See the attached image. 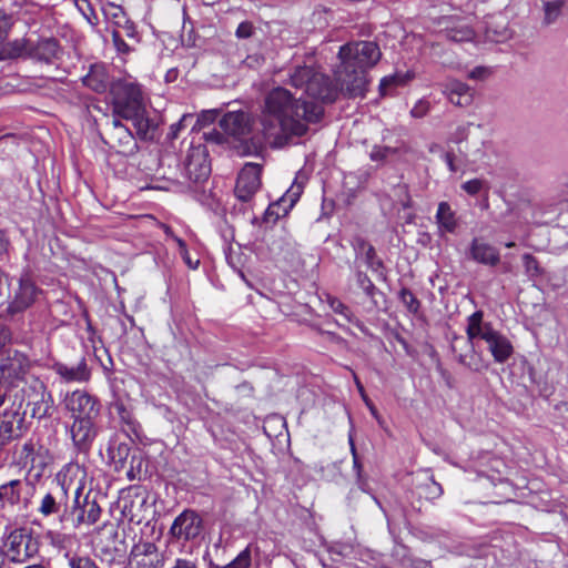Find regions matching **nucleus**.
<instances>
[{
	"label": "nucleus",
	"instance_id": "nucleus-31",
	"mask_svg": "<svg viewBox=\"0 0 568 568\" xmlns=\"http://www.w3.org/2000/svg\"><path fill=\"white\" fill-rule=\"evenodd\" d=\"M443 34L447 40L454 42H464L470 41L474 38L475 32L468 24L458 23L453 27L446 28L443 31Z\"/></svg>",
	"mask_w": 568,
	"mask_h": 568
},
{
	"label": "nucleus",
	"instance_id": "nucleus-38",
	"mask_svg": "<svg viewBox=\"0 0 568 568\" xmlns=\"http://www.w3.org/2000/svg\"><path fill=\"white\" fill-rule=\"evenodd\" d=\"M523 262L525 272L530 280H536L544 274V270L531 254H524Z\"/></svg>",
	"mask_w": 568,
	"mask_h": 568
},
{
	"label": "nucleus",
	"instance_id": "nucleus-14",
	"mask_svg": "<svg viewBox=\"0 0 568 568\" xmlns=\"http://www.w3.org/2000/svg\"><path fill=\"white\" fill-rule=\"evenodd\" d=\"M68 499L64 485L57 484L40 498L37 511L44 518L54 516L62 521L67 511Z\"/></svg>",
	"mask_w": 568,
	"mask_h": 568
},
{
	"label": "nucleus",
	"instance_id": "nucleus-61",
	"mask_svg": "<svg viewBox=\"0 0 568 568\" xmlns=\"http://www.w3.org/2000/svg\"><path fill=\"white\" fill-rule=\"evenodd\" d=\"M443 493V489L440 487V485L436 484V483H433L432 484V491L430 494L436 497V496H440Z\"/></svg>",
	"mask_w": 568,
	"mask_h": 568
},
{
	"label": "nucleus",
	"instance_id": "nucleus-58",
	"mask_svg": "<svg viewBox=\"0 0 568 568\" xmlns=\"http://www.w3.org/2000/svg\"><path fill=\"white\" fill-rule=\"evenodd\" d=\"M426 110L427 109H422V108H418V109H412L410 110V115L413 118H423L426 115Z\"/></svg>",
	"mask_w": 568,
	"mask_h": 568
},
{
	"label": "nucleus",
	"instance_id": "nucleus-7",
	"mask_svg": "<svg viewBox=\"0 0 568 568\" xmlns=\"http://www.w3.org/2000/svg\"><path fill=\"white\" fill-rule=\"evenodd\" d=\"M110 98L112 106H146L150 103L145 88L130 74L115 79Z\"/></svg>",
	"mask_w": 568,
	"mask_h": 568
},
{
	"label": "nucleus",
	"instance_id": "nucleus-64",
	"mask_svg": "<svg viewBox=\"0 0 568 568\" xmlns=\"http://www.w3.org/2000/svg\"><path fill=\"white\" fill-rule=\"evenodd\" d=\"M0 568H6V552L2 547H0Z\"/></svg>",
	"mask_w": 568,
	"mask_h": 568
},
{
	"label": "nucleus",
	"instance_id": "nucleus-26",
	"mask_svg": "<svg viewBox=\"0 0 568 568\" xmlns=\"http://www.w3.org/2000/svg\"><path fill=\"white\" fill-rule=\"evenodd\" d=\"M447 99L454 106H469L474 103L471 89L462 82H452L447 87Z\"/></svg>",
	"mask_w": 568,
	"mask_h": 568
},
{
	"label": "nucleus",
	"instance_id": "nucleus-12",
	"mask_svg": "<svg viewBox=\"0 0 568 568\" xmlns=\"http://www.w3.org/2000/svg\"><path fill=\"white\" fill-rule=\"evenodd\" d=\"M262 168L256 163H246L239 173L235 196L242 203H250L261 186Z\"/></svg>",
	"mask_w": 568,
	"mask_h": 568
},
{
	"label": "nucleus",
	"instance_id": "nucleus-48",
	"mask_svg": "<svg viewBox=\"0 0 568 568\" xmlns=\"http://www.w3.org/2000/svg\"><path fill=\"white\" fill-rule=\"evenodd\" d=\"M217 115V109H203L200 115L197 116L196 123L200 128H204L213 123Z\"/></svg>",
	"mask_w": 568,
	"mask_h": 568
},
{
	"label": "nucleus",
	"instance_id": "nucleus-17",
	"mask_svg": "<svg viewBox=\"0 0 568 568\" xmlns=\"http://www.w3.org/2000/svg\"><path fill=\"white\" fill-rule=\"evenodd\" d=\"M202 530V519L194 510L182 511L173 521L170 534L184 541L196 538Z\"/></svg>",
	"mask_w": 568,
	"mask_h": 568
},
{
	"label": "nucleus",
	"instance_id": "nucleus-51",
	"mask_svg": "<svg viewBox=\"0 0 568 568\" xmlns=\"http://www.w3.org/2000/svg\"><path fill=\"white\" fill-rule=\"evenodd\" d=\"M11 277L0 270V306L6 305Z\"/></svg>",
	"mask_w": 568,
	"mask_h": 568
},
{
	"label": "nucleus",
	"instance_id": "nucleus-35",
	"mask_svg": "<svg viewBox=\"0 0 568 568\" xmlns=\"http://www.w3.org/2000/svg\"><path fill=\"white\" fill-rule=\"evenodd\" d=\"M565 0H552V1H544V24L550 26L555 23L558 17L561 13V10L565 6Z\"/></svg>",
	"mask_w": 568,
	"mask_h": 568
},
{
	"label": "nucleus",
	"instance_id": "nucleus-1",
	"mask_svg": "<svg viewBox=\"0 0 568 568\" xmlns=\"http://www.w3.org/2000/svg\"><path fill=\"white\" fill-rule=\"evenodd\" d=\"M324 109H262L258 122L252 121L242 109L229 112L221 121L223 131L237 139H246L253 131L261 132L276 148L283 146L292 136L303 135L310 123H317Z\"/></svg>",
	"mask_w": 568,
	"mask_h": 568
},
{
	"label": "nucleus",
	"instance_id": "nucleus-11",
	"mask_svg": "<svg viewBox=\"0 0 568 568\" xmlns=\"http://www.w3.org/2000/svg\"><path fill=\"white\" fill-rule=\"evenodd\" d=\"M63 405L72 420L98 418L101 408L99 399L83 389L67 393Z\"/></svg>",
	"mask_w": 568,
	"mask_h": 568
},
{
	"label": "nucleus",
	"instance_id": "nucleus-6",
	"mask_svg": "<svg viewBox=\"0 0 568 568\" xmlns=\"http://www.w3.org/2000/svg\"><path fill=\"white\" fill-rule=\"evenodd\" d=\"M111 123L114 128L123 126L129 133L135 130L136 134L145 140L154 138L158 128V118L151 116L148 109H112Z\"/></svg>",
	"mask_w": 568,
	"mask_h": 568
},
{
	"label": "nucleus",
	"instance_id": "nucleus-41",
	"mask_svg": "<svg viewBox=\"0 0 568 568\" xmlns=\"http://www.w3.org/2000/svg\"><path fill=\"white\" fill-rule=\"evenodd\" d=\"M20 480H10L9 483L2 484V490L6 501L13 505L20 499V491L18 487H20Z\"/></svg>",
	"mask_w": 568,
	"mask_h": 568
},
{
	"label": "nucleus",
	"instance_id": "nucleus-44",
	"mask_svg": "<svg viewBox=\"0 0 568 568\" xmlns=\"http://www.w3.org/2000/svg\"><path fill=\"white\" fill-rule=\"evenodd\" d=\"M402 303L407 307L409 313H417L419 308V302L415 295L407 288H403L399 293Z\"/></svg>",
	"mask_w": 568,
	"mask_h": 568
},
{
	"label": "nucleus",
	"instance_id": "nucleus-3",
	"mask_svg": "<svg viewBox=\"0 0 568 568\" xmlns=\"http://www.w3.org/2000/svg\"><path fill=\"white\" fill-rule=\"evenodd\" d=\"M29 368L28 358L20 352H13L0 362V407L7 402L22 407L26 400L24 376Z\"/></svg>",
	"mask_w": 568,
	"mask_h": 568
},
{
	"label": "nucleus",
	"instance_id": "nucleus-29",
	"mask_svg": "<svg viewBox=\"0 0 568 568\" xmlns=\"http://www.w3.org/2000/svg\"><path fill=\"white\" fill-rule=\"evenodd\" d=\"M47 450L42 446H38L33 442H27L23 444L21 449L20 459L24 466L30 465L31 467H42L44 462L42 459V453Z\"/></svg>",
	"mask_w": 568,
	"mask_h": 568
},
{
	"label": "nucleus",
	"instance_id": "nucleus-45",
	"mask_svg": "<svg viewBox=\"0 0 568 568\" xmlns=\"http://www.w3.org/2000/svg\"><path fill=\"white\" fill-rule=\"evenodd\" d=\"M357 284L367 296H373L376 290L371 278L363 272L358 271L356 274Z\"/></svg>",
	"mask_w": 568,
	"mask_h": 568
},
{
	"label": "nucleus",
	"instance_id": "nucleus-8",
	"mask_svg": "<svg viewBox=\"0 0 568 568\" xmlns=\"http://www.w3.org/2000/svg\"><path fill=\"white\" fill-rule=\"evenodd\" d=\"M7 295V312L11 315L28 310L41 294V290L28 276L11 277Z\"/></svg>",
	"mask_w": 568,
	"mask_h": 568
},
{
	"label": "nucleus",
	"instance_id": "nucleus-50",
	"mask_svg": "<svg viewBox=\"0 0 568 568\" xmlns=\"http://www.w3.org/2000/svg\"><path fill=\"white\" fill-rule=\"evenodd\" d=\"M171 568H200L199 560L192 556L175 558Z\"/></svg>",
	"mask_w": 568,
	"mask_h": 568
},
{
	"label": "nucleus",
	"instance_id": "nucleus-4",
	"mask_svg": "<svg viewBox=\"0 0 568 568\" xmlns=\"http://www.w3.org/2000/svg\"><path fill=\"white\" fill-rule=\"evenodd\" d=\"M466 333L473 345L477 339L484 341L496 363L503 364L514 354V346L509 338L495 329L491 323L484 322L483 312L480 311L468 317Z\"/></svg>",
	"mask_w": 568,
	"mask_h": 568
},
{
	"label": "nucleus",
	"instance_id": "nucleus-54",
	"mask_svg": "<svg viewBox=\"0 0 568 568\" xmlns=\"http://www.w3.org/2000/svg\"><path fill=\"white\" fill-rule=\"evenodd\" d=\"M141 467H142V459L141 458H136L135 456H133L131 458V468L126 473L128 478L130 480H134V479L139 478V474L141 471Z\"/></svg>",
	"mask_w": 568,
	"mask_h": 568
},
{
	"label": "nucleus",
	"instance_id": "nucleus-21",
	"mask_svg": "<svg viewBox=\"0 0 568 568\" xmlns=\"http://www.w3.org/2000/svg\"><path fill=\"white\" fill-rule=\"evenodd\" d=\"M306 180L307 178L305 173L298 171L292 185L285 192V194L275 204L268 206L267 214H275L276 219L280 217V215L287 214V212L295 205L301 194L303 193Z\"/></svg>",
	"mask_w": 568,
	"mask_h": 568
},
{
	"label": "nucleus",
	"instance_id": "nucleus-25",
	"mask_svg": "<svg viewBox=\"0 0 568 568\" xmlns=\"http://www.w3.org/2000/svg\"><path fill=\"white\" fill-rule=\"evenodd\" d=\"M470 257L484 265L495 266L499 263V251L483 239H474L469 247Z\"/></svg>",
	"mask_w": 568,
	"mask_h": 568
},
{
	"label": "nucleus",
	"instance_id": "nucleus-15",
	"mask_svg": "<svg viewBox=\"0 0 568 568\" xmlns=\"http://www.w3.org/2000/svg\"><path fill=\"white\" fill-rule=\"evenodd\" d=\"M81 81L87 89L103 94L106 91L111 92V87L115 79L112 77V69L109 64L95 62L89 65Z\"/></svg>",
	"mask_w": 568,
	"mask_h": 568
},
{
	"label": "nucleus",
	"instance_id": "nucleus-18",
	"mask_svg": "<svg viewBox=\"0 0 568 568\" xmlns=\"http://www.w3.org/2000/svg\"><path fill=\"white\" fill-rule=\"evenodd\" d=\"M73 513L77 515V526L95 524L101 515V508L95 495L88 493L81 496L80 488H78L74 497Z\"/></svg>",
	"mask_w": 568,
	"mask_h": 568
},
{
	"label": "nucleus",
	"instance_id": "nucleus-9",
	"mask_svg": "<svg viewBox=\"0 0 568 568\" xmlns=\"http://www.w3.org/2000/svg\"><path fill=\"white\" fill-rule=\"evenodd\" d=\"M3 546L6 558L12 564H26L39 554V541L24 528L12 530Z\"/></svg>",
	"mask_w": 568,
	"mask_h": 568
},
{
	"label": "nucleus",
	"instance_id": "nucleus-49",
	"mask_svg": "<svg viewBox=\"0 0 568 568\" xmlns=\"http://www.w3.org/2000/svg\"><path fill=\"white\" fill-rule=\"evenodd\" d=\"M112 40H113V44L118 52L126 54L131 51V48L123 40V36L120 30H118V29L112 30Z\"/></svg>",
	"mask_w": 568,
	"mask_h": 568
},
{
	"label": "nucleus",
	"instance_id": "nucleus-42",
	"mask_svg": "<svg viewBox=\"0 0 568 568\" xmlns=\"http://www.w3.org/2000/svg\"><path fill=\"white\" fill-rule=\"evenodd\" d=\"M405 82V77L400 74H392L381 80L379 92L382 95H386L392 89Z\"/></svg>",
	"mask_w": 568,
	"mask_h": 568
},
{
	"label": "nucleus",
	"instance_id": "nucleus-13",
	"mask_svg": "<svg viewBox=\"0 0 568 568\" xmlns=\"http://www.w3.org/2000/svg\"><path fill=\"white\" fill-rule=\"evenodd\" d=\"M10 403L11 405L7 406L0 414L1 449L22 435L24 413L20 412L21 407L18 405L13 406V402Z\"/></svg>",
	"mask_w": 568,
	"mask_h": 568
},
{
	"label": "nucleus",
	"instance_id": "nucleus-43",
	"mask_svg": "<svg viewBox=\"0 0 568 568\" xmlns=\"http://www.w3.org/2000/svg\"><path fill=\"white\" fill-rule=\"evenodd\" d=\"M251 566V549L247 546L243 549L234 560H232L224 568H248Z\"/></svg>",
	"mask_w": 568,
	"mask_h": 568
},
{
	"label": "nucleus",
	"instance_id": "nucleus-37",
	"mask_svg": "<svg viewBox=\"0 0 568 568\" xmlns=\"http://www.w3.org/2000/svg\"><path fill=\"white\" fill-rule=\"evenodd\" d=\"M462 189L471 196L478 195L480 193L487 194L489 191L488 183L483 179H473L466 181L462 184Z\"/></svg>",
	"mask_w": 568,
	"mask_h": 568
},
{
	"label": "nucleus",
	"instance_id": "nucleus-34",
	"mask_svg": "<svg viewBox=\"0 0 568 568\" xmlns=\"http://www.w3.org/2000/svg\"><path fill=\"white\" fill-rule=\"evenodd\" d=\"M68 568H100L97 561L85 554H65Z\"/></svg>",
	"mask_w": 568,
	"mask_h": 568
},
{
	"label": "nucleus",
	"instance_id": "nucleus-56",
	"mask_svg": "<svg viewBox=\"0 0 568 568\" xmlns=\"http://www.w3.org/2000/svg\"><path fill=\"white\" fill-rule=\"evenodd\" d=\"M120 29L123 30V34L128 38L134 39L138 34L135 24L129 19L128 23H123Z\"/></svg>",
	"mask_w": 568,
	"mask_h": 568
},
{
	"label": "nucleus",
	"instance_id": "nucleus-59",
	"mask_svg": "<svg viewBox=\"0 0 568 568\" xmlns=\"http://www.w3.org/2000/svg\"><path fill=\"white\" fill-rule=\"evenodd\" d=\"M8 241L3 232L0 231V254L7 250Z\"/></svg>",
	"mask_w": 568,
	"mask_h": 568
},
{
	"label": "nucleus",
	"instance_id": "nucleus-22",
	"mask_svg": "<svg viewBox=\"0 0 568 568\" xmlns=\"http://www.w3.org/2000/svg\"><path fill=\"white\" fill-rule=\"evenodd\" d=\"M305 94L322 103H334L339 90L328 77L317 73L306 85Z\"/></svg>",
	"mask_w": 568,
	"mask_h": 568
},
{
	"label": "nucleus",
	"instance_id": "nucleus-27",
	"mask_svg": "<svg viewBox=\"0 0 568 568\" xmlns=\"http://www.w3.org/2000/svg\"><path fill=\"white\" fill-rule=\"evenodd\" d=\"M435 217L440 235H444L445 233H454L456 231L458 222L456 213L452 210L449 203L440 202Z\"/></svg>",
	"mask_w": 568,
	"mask_h": 568
},
{
	"label": "nucleus",
	"instance_id": "nucleus-47",
	"mask_svg": "<svg viewBox=\"0 0 568 568\" xmlns=\"http://www.w3.org/2000/svg\"><path fill=\"white\" fill-rule=\"evenodd\" d=\"M174 241L176 242V244L179 246L180 254L183 257L184 262L187 264V266L192 270L197 268L200 262H199V260L192 261L190 253L186 248L185 242L176 236H174Z\"/></svg>",
	"mask_w": 568,
	"mask_h": 568
},
{
	"label": "nucleus",
	"instance_id": "nucleus-2",
	"mask_svg": "<svg viewBox=\"0 0 568 568\" xmlns=\"http://www.w3.org/2000/svg\"><path fill=\"white\" fill-rule=\"evenodd\" d=\"M382 52L376 42L357 41L339 48L341 64L335 71L341 92L348 97L363 94L366 83L364 73L373 68L381 59Z\"/></svg>",
	"mask_w": 568,
	"mask_h": 568
},
{
	"label": "nucleus",
	"instance_id": "nucleus-32",
	"mask_svg": "<svg viewBox=\"0 0 568 568\" xmlns=\"http://www.w3.org/2000/svg\"><path fill=\"white\" fill-rule=\"evenodd\" d=\"M327 303L329 305V308L338 315L341 318L337 320V323L339 325L353 323L355 321V317L353 315V312L349 310L347 305H345L342 301H339L336 297L328 296Z\"/></svg>",
	"mask_w": 568,
	"mask_h": 568
},
{
	"label": "nucleus",
	"instance_id": "nucleus-33",
	"mask_svg": "<svg viewBox=\"0 0 568 568\" xmlns=\"http://www.w3.org/2000/svg\"><path fill=\"white\" fill-rule=\"evenodd\" d=\"M317 73L318 72H315L311 67H297L291 75V83L296 89L304 88L305 90L306 85L313 80V77L317 75Z\"/></svg>",
	"mask_w": 568,
	"mask_h": 568
},
{
	"label": "nucleus",
	"instance_id": "nucleus-19",
	"mask_svg": "<svg viewBox=\"0 0 568 568\" xmlns=\"http://www.w3.org/2000/svg\"><path fill=\"white\" fill-rule=\"evenodd\" d=\"M211 173V165L207 160L206 150L202 146L192 149L185 162V175L194 183L207 180Z\"/></svg>",
	"mask_w": 568,
	"mask_h": 568
},
{
	"label": "nucleus",
	"instance_id": "nucleus-60",
	"mask_svg": "<svg viewBox=\"0 0 568 568\" xmlns=\"http://www.w3.org/2000/svg\"><path fill=\"white\" fill-rule=\"evenodd\" d=\"M23 568H52L49 561L47 562H37L24 566Z\"/></svg>",
	"mask_w": 568,
	"mask_h": 568
},
{
	"label": "nucleus",
	"instance_id": "nucleus-30",
	"mask_svg": "<svg viewBox=\"0 0 568 568\" xmlns=\"http://www.w3.org/2000/svg\"><path fill=\"white\" fill-rule=\"evenodd\" d=\"M293 94L284 88L272 89L265 98V106H293Z\"/></svg>",
	"mask_w": 568,
	"mask_h": 568
},
{
	"label": "nucleus",
	"instance_id": "nucleus-40",
	"mask_svg": "<svg viewBox=\"0 0 568 568\" xmlns=\"http://www.w3.org/2000/svg\"><path fill=\"white\" fill-rule=\"evenodd\" d=\"M349 444H351V452H352V456H353V469L356 473L357 485H358L359 489H362L363 491H366L367 481L363 475V467H362V464L359 463V459H358V456L356 453V448H355V445H354L352 438H349Z\"/></svg>",
	"mask_w": 568,
	"mask_h": 568
},
{
	"label": "nucleus",
	"instance_id": "nucleus-23",
	"mask_svg": "<svg viewBox=\"0 0 568 568\" xmlns=\"http://www.w3.org/2000/svg\"><path fill=\"white\" fill-rule=\"evenodd\" d=\"M30 389L33 392V398L29 400V405H32L31 416L39 419L50 416L53 407L52 395L38 381L30 386Z\"/></svg>",
	"mask_w": 568,
	"mask_h": 568
},
{
	"label": "nucleus",
	"instance_id": "nucleus-52",
	"mask_svg": "<svg viewBox=\"0 0 568 568\" xmlns=\"http://www.w3.org/2000/svg\"><path fill=\"white\" fill-rule=\"evenodd\" d=\"M254 27L250 21H243L237 26L235 36L239 39H248L253 36Z\"/></svg>",
	"mask_w": 568,
	"mask_h": 568
},
{
	"label": "nucleus",
	"instance_id": "nucleus-24",
	"mask_svg": "<svg viewBox=\"0 0 568 568\" xmlns=\"http://www.w3.org/2000/svg\"><path fill=\"white\" fill-rule=\"evenodd\" d=\"M52 371L65 383H82L90 378V369L84 358H81L77 365L71 366L61 362H55L52 365Z\"/></svg>",
	"mask_w": 568,
	"mask_h": 568
},
{
	"label": "nucleus",
	"instance_id": "nucleus-5",
	"mask_svg": "<svg viewBox=\"0 0 568 568\" xmlns=\"http://www.w3.org/2000/svg\"><path fill=\"white\" fill-rule=\"evenodd\" d=\"M465 131V128H459L456 134L450 139V141L460 144L457 150L458 152L456 153L450 149L445 154L446 164L452 172H457L462 164L483 162L487 158L488 150L491 146L489 142L479 139L466 141L463 145L464 138L466 136Z\"/></svg>",
	"mask_w": 568,
	"mask_h": 568
},
{
	"label": "nucleus",
	"instance_id": "nucleus-16",
	"mask_svg": "<svg viewBox=\"0 0 568 568\" xmlns=\"http://www.w3.org/2000/svg\"><path fill=\"white\" fill-rule=\"evenodd\" d=\"M134 568H163L164 557L158 546L151 541L135 544L129 555Z\"/></svg>",
	"mask_w": 568,
	"mask_h": 568
},
{
	"label": "nucleus",
	"instance_id": "nucleus-53",
	"mask_svg": "<svg viewBox=\"0 0 568 568\" xmlns=\"http://www.w3.org/2000/svg\"><path fill=\"white\" fill-rule=\"evenodd\" d=\"M108 568H126L125 558L121 554H110V558H104Z\"/></svg>",
	"mask_w": 568,
	"mask_h": 568
},
{
	"label": "nucleus",
	"instance_id": "nucleus-20",
	"mask_svg": "<svg viewBox=\"0 0 568 568\" xmlns=\"http://www.w3.org/2000/svg\"><path fill=\"white\" fill-rule=\"evenodd\" d=\"M70 435L78 450L88 452L98 435L97 418L72 420Z\"/></svg>",
	"mask_w": 568,
	"mask_h": 568
},
{
	"label": "nucleus",
	"instance_id": "nucleus-28",
	"mask_svg": "<svg viewBox=\"0 0 568 568\" xmlns=\"http://www.w3.org/2000/svg\"><path fill=\"white\" fill-rule=\"evenodd\" d=\"M356 258L364 260L368 268L377 271L382 266V262L377 258L375 248L365 240L357 237L353 242Z\"/></svg>",
	"mask_w": 568,
	"mask_h": 568
},
{
	"label": "nucleus",
	"instance_id": "nucleus-55",
	"mask_svg": "<svg viewBox=\"0 0 568 568\" xmlns=\"http://www.w3.org/2000/svg\"><path fill=\"white\" fill-rule=\"evenodd\" d=\"M491 74V69L488 67H476L469 72V78L473 80H485Z\"/></svg>",
	"mask_w": 568,
	"mask_h": 568
},
{
	"label": "nucleus",
	"instance_id": "nucleus-57",
	"mask_svg": "<svg viewBox=\"0 0 568 568\" xmlns=\"http://www.w3.org/2000/svg\"><path fill=\"white\" fill-rule=\"evenodd\" d=\"M176 78H178V70L176 69H171L165 74V81L166 82H173V81L176 80Z\"/></svg>",
	"mask_w": 568,
	"mask_h": 568
},
{
	"label": "nucleus",
	"instance_id": "nucleus-39",
	"mask_svg": "<svg viewBox=\"0 0 568 568\" xmlns=\"http://www.w3.org/2000/svg\"><path fill=\"white\" fill-rule=\"evenodd\" d=\"M404 148V144L398 146H374L369 153V158L372 161L378 162L388 159L389 156L396 154Z\"/></svg>",
	"mask_w": 568,
	"mask_h": 568
},
{
	"label": "nucleus",
	"instance_id": "nucleus-46",
	"mask_svg": "<svg viewBox=\"0 0 568 568\" xmlns=\"http://www.w3.org/2000/svg\"><path fill=\"white\" fill-rule=\"evenodd\" d=\"M12 26V16L0 9V41L4 40Z\"/></svg>",
	"mask_w": 568,
	"mask_h": 568
},
{
	"label": "nucleus",
	"instance_id": "nucleus-63",
	"mask_svg": "<svg viewBox=\"0 0 568 568\" xmlns=\"http://www.w3.org/2000/svg\"><path fill=\"white\" fill-rule=\"evenodd\" d=\"M466 365L473 371H479L483 367V364L479 359L478 362L467 363Z\"/></svg>",
	"mask_w": 568,
	"mask_h": 568
},
{
	"label": "nucleus",
	"instance_id": "nucleus-62",
	"mask_svg": "<svg viewBox=\"0 0 568 568\" xmlns=\"http://www.w3.org/2000/svg\"><path fill=\"white\" fill-rule=\"evenodd\" d=\"M353 378H354V382L356 384V387H357L359 394H364V386L362 385L361 381L358 379V377L355 373H353Z\"/></svg>",
	"mask_w": 568,
	"mask_h": 568
},
{
	"label": "nucleus",
	"instance_id": "nucleus-36",
	"mask_svg": "<svg viewBox=\"0 0 568 568\" xmlns=\"http://www.w3.org/2000/svg\"><path fill=\"white\" fill-rule=\"evenodd\" d=\"M104 14L111 21V23L115 27L114 29H118V30H120V27L123 23H128V20H129L123 8L121 6H115L112 3L109 4L104 9Z\"/></svg>",
	"mask_w": 568,
	"mask_h": 568
},
{
	"label": "nucleus",
	"instance_id": "nucleus-10",
	"mask_svg": "<svg viewBox=\"0 0 568 568\" xmlns=\"http://www.w3.org/2000/svg\"><path fill=\"white\" fill-rule=\"evenodd\" d=\"M12 49L18 57L30 58L47 64L60 59L61 47L54 38L20 39L12 43Z\"/></svg>",
	"mask_w": 568,
	"mask_h": 568
}]
</instances>
